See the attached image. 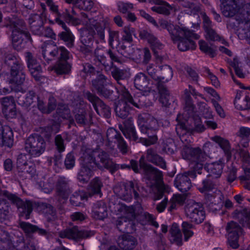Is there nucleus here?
<instances>
[{
  "instance_id": "nucleus-1",
  "label": "nucleus",
  "mask_w": 250,
  "mask_h": 250,
  "mask_svg": "<svg viewBox=\"0 0 250 250\" xmlns=\"http://www.w3.org/2000/svg\"><path fill=\"white\" fill-rule=\"evenodd\" d=\"M82 20H80L69 14H67L65 17L66 22L74 25H77L82 23L85 25L84 29L81 30V41L84 45H86L88 41H90L97 35L100 39L103 40L104 39L105 29H109V43L112 46L114 41H117L119 38V32L109 29L110 20L107 18H102L98 21L97 19L91 18L84 13H82Z\"/></svg>"
},
{
  "instance_id": "nucleus-2",
  "label": "nucleus",
  "mask_w": 250,
  "mask_h": 250,
  "mask_svg": "<svg viewBox=\"0 0 250 250\" xmlns=\"http://www.w3.org/2000/svg\"><path fill=\"white\" fill-rule=\"evenodd\" d=\"M134 84L137 89L143 91V96L140 98L135 97L132 98L125 88H122L120 93V100L115 107V112L117 116L121 118H125L128 115L130 105L138 108H141L147 105L144 102L146 99L144 95H147V93L150 92L151 87L149 86V83L147 77L142 73L137 74L134 79Z\"/></svg>"
},
{
  "instance_id": "nucleus-3",
  "label": "nucleus",
  "mask_w": 250,
  "mask_h": 250,
  "mask_svg": "<svg viewBox=\"0 0 250 250\" xmlns=\"http://www.w3.org/2000/svg\"><path fill=\"white\" fill-rule=\"evenodd\" d=\"M81 169L78 173V179L82 183H87L92 175V171L89 167L94 168L97 166L100 168L113 169L115 166L108 155L100 150H92L87 149L81 158Z\"/></svg>"
},
{
  "instance_id": "nucleus-4",
  "label": "nucleus",
  "mask_w": 250,
  "mask_h": 250,
  "mask_svg": "<svg viewBox=\"0 0 250 250\" xmlns=\"http://www.w3.org/2000/svg\"><path fill=\"white\" fill-rule=\"evenodd\" d=\"M5 63L11 67V78L12 89L20 91L18 86L22 84L25 80V75L23 71V66L21 59L12 54H8L5 58Z\"/></svg>"
},
{
  "instance_id": "nucleus-5",
  "label": "nucleus",
  "mask_w": 250,
  "mask_h": 250,
  "mask_svg": "<svg viewBox=\"0 0 250 250\" xmlns=\"http://www.w3.org/2000/svg\"><path fill=\"white\" fill-rule=\"evenodd\" d=\"M210 146L209 143L205 144L203 146V150L198 147L193 148L188 146V167L191 169V171H188V176L194 178L196 177L195 172H197L199 174H201L200 170L203 168L202 162L207 157L206 149Z\"/></svg>"
},
{
  "instance_id": "nucleus-6",
  "label": "nucleus",
  "mask_w": 250,
  "mask_h": 250,
  "mask_svg": "<svg viewBox=\"0 0 250 250\" xmlns=\"http://www.w3.org/2000/svg\"><path fill=\"white\" fill-rule=\"evenodd\" d=\"M12 31V40L13 47L17 50L25 46L27 41L30 40L29 35L24 31L23 22L19 20H15L10 25Z\"/></svg>"
},
{
  "instance_id": "nucleus-7",
  "label": "nucleus",
  "mask_w": 250,
  "mask_h": 250,
  "mask_svg": "<svg viewBox=\"0 0 250 250\" xmlns=\"http://www.w3.org/2000/svg\"><path fill=\"white\" fill-rule=\"evenodd\" d=\"M43 58L47 61H51L60 55L59 61H66L71 56L69 52L63 47L58 48L51 44H44L42 47Z\"/></svg>"
},
{
  "instance_id": "nucleus-8",
  "label": "nucleus",
  "mask_w": 250,
  "mask_h": 250,
  "mask_svg": "<svg viewBox=\"0 0 250 250\" xmlns=\"http://www.w3.org/2000/svg\"><path fill=\"white\" fill-rule=\"evenodd\" d=\"M45 148L44 140L38 135L29 136L25 145L26 151L34 157L41 155L44 151Z\"/></svg>"
},
{
  "instance_id": "nucleus-9",
  "label": "nucleus",
  "mask_w": 250,
  "mask_h": 250,
  "mask_svg": "<svg viewBox=\"0 0 250 250\" xmlns=\"http://www.w3.org/2000/svg\"><path fill=\"white\" fill-rule=\"evenodd\" d=\"M226 229L228 233V244L232 249L238 248L239 238L242 234V228L237 223L231 221L227 224Z\"/></svg>"
},
{
  "instance_id": "nucleus-10",
  "label": "nucleus",
  "mask_w": 250,
  "mask_h": 250,
  "mask_svg": "<svg viewBox=\"0 0 250 250\" xmlns=\"http://www.w3.org/2000/svg\"><path fill=\"white\" fill-rule=\"evenodd\" d=\"M235 19L239 23L238 33L241 28L244 29L245 32L250 30V3L246 4L239 9Z\"/></svg>"
},
{
  "instance_id": "nucleus-11",
  "label": "nucleus",
  "mask_w": 250,
  "mask_h": 250,
  "mask_svg": "<svg viewBox=\"0 0 250 250\" xmlns=\"http://www.w3.org/2000/svg\"><path fill=\"white\" fill-rule=\"evenodd\" d=\"M103 184L101 180L98 178H95L92 180L89 186L88 194L84 191H80L79 193H76V195H74V196H76L78 200L81 201L87 200L88 197H90L94 194H99L101 197V188Z\"/></svg>"
},
{
  "instance_id": "nucleus-12",
  "label": "nucleus",
  "mask_w": 250,
  "mask_h": 250,
  "mask_svg": "<svg viewBox=\"0 0 250 250\" xmlns=\"http://www.w3.org/2000/svg\"><path fill=\"white\" fill-rule=\"evenodd\" d=\"M3 194L5 197L16 204L19 208L22 209V212L25 213L26 219L29 218V215L32 211V204L30 201L23 202L15 195L10 194L6 191H3Z\"/></svg>"
},
{
  "instance_id": "nucleus-13",
  "label": "nucleus",
  "mask_w": 250,
  "mask_h": 250,
  "mask_svg": "<svg viewBox=\"0 0 250 250\" xmlns=\"http://www.w3.org/2000/svg\"><path fill=\"white\" fill-rule=\"evenodd\" d=\"M188 217L191 222L200 224L205 218V212L202 207L192 201L188 203Z\"/></svg>"
},
{
  "instance_id": "nucleus-14",
  "label": "nucleus",
  "mask_w": 250,
  "mask_h": 250,
  "mask_svg": "<svg viewBox=\"0 0 250 250\" xmlns=\"http://www.w3.org/2000/svg\"><path fill=\"white\" fill-rule=\"evenodd\" d=\"M26 61L27 63V66L32 76L36 81H40L41 78V73L42 72V67L35 59L32 54L30 52L25 53Z\"/></svg>"
},
{
  "instance_id": "nucleus-15",
  "label": "nucleus",
  "mask_w": 250,
  "mask_h": 250,
  "mask_svg": "<svg viewBox=\"0 0 250 250\" xmlns=\"http://www.w3.org/2000/svg\"><path fill=\"white\" fill-rule=\"evenodd\" d=\"M88 100L92 103L93 105L97 112L100 115L108 117L110 115V110L108 106L106 105L99 98L88 93L86 94Z\"/></svg>"
},
{
  "instance_id": "nucleus-16",
  "label": "nucleus",
  "mask_w": 250,
  "mask_h": 250,
  "mask_svg": "<svg viewBox=\"0 0 250 250\" xmlns=\"http://www.w3.org/2000/svg\"><path fill=\"white\" fill-rule=\"evenodd\" d=\"M221 10L223 15L226 17H232L237 14L239 10L238 0H220Z\"/></svg>"
},
{
  "instance_id": "nucleus-17",
  "label": "nucleus",
  "mask_w": 250,
  "mask_h": 250,
  "mask_svg": "<svg viewBox=\"0 0 250 250\" xmlns=\"http://www.w3.org/2000/svg\"><path fill=\"white\" fill-rule=\"evenodd\" d=\"M2 112L7 118H13L16 117L17 110L16 104L13 98L4 97L1 99Z\"/></svg>"
},
{
  "instance_id": "nucleus-18",
  "label": "nucleus",
  "mask_w": 250,
  "mask_h": 250,
  "mask_svg": "<svg viewBox=\"0 0 250 250\" xmlns=\"http://www.w3.org/2000/svg\"><path fill=\"white\" fill-rule=\"evenodd\" d=\"M115 193L118 194V196L123 200L127 202H130L132 197V193L135 198L138 197L139 195L136 191L134 190L133 184L131 182H129L126 184L123 189L121 191L118 190V188L114 189Z\"/></svg>"
},
{
  "instance_id": "nucleus-19",
  "label": "nucleus",
  "mask_w": 250,
  "mask_h": 250,
  "mask_svg": "<svg viewBox=\"0 0 250 250\" xmlns=\"http://www.w3.org/2000/svg\"><path fill=\"white\" fill-rule=\"evenodd\" d=\"M187 114H179L176 118L178 122L176 127V132L179 136L181 140L183 142H186L188 138L187 136L188 129L186 126V123L187 122Z\"/></svg>"
},
{
  "instance_id": "nucleus-20",
  "label": "nucleus",
  "mask_w": 250,
  "mask_h": 250,
  "mask_svg": "<svg viewBox=\"0 0 250 250\" xmlns=\"http://www.w3.org/2000/svg\"><path fill=\"white\" fill-rule=\"evenodd\" d=\"M59 235L62 238H68L73 240H79L87 236L86 232L80 230L76 227L62 230L59 232Z\"/></svg>"
},
{
  "instance_id": "nucleus-21",
  "label": "nucleus",
  "mask_w": 250,
  "mask_h": 250,
  "mask_svg": "<svg viewBox=\"0 0 250 250\" xmlns=\"http://www.w3.org/2000/svg\"><path fill=\"white\" fill-rule=\"evenodd\" d=\"M26 155L21 154L19 156L17 160L18 169L22 172L29 173L33 176L36 172L34 165L31 162H27Z\"/></svg>"
},
{
  "instance_id": "nucleus-22",
  "label": "nucleus",
  "mask_w": 250,
  "mask_h": 250,
  "mask_svg": "<svg viewBox=\"0 0 250 250\" xmlns=\"http://www.w3.org/2000/svg\"><path fill=\"white\" fill-rule=\"evenodd\" d=\"M139 36L141 39L146 40L150 44L154 54H156L157 49H161L162 48V44L153 35L147 31L145 30H141Z\"/></svg>"
},
{
  "instance_id": "nucleus-23",
  "label": "nucleus",
  "mask_w": 250,
  "mask_h": 250,
  "mask_svg": "<svg viewBox=\"0 0 250 250\" xmlns=\"http://www.w3.org/2000/svg\"><path fill=\"white\" fill-rule=\"evenodd\" d=\"M140 15L141 16L143 17L144 19H145L146 20H147L148 22L152 24L155 27H156L157 28H159L161 27L163 29H167V30L168 31L169 33L170 34L171 32V31L174 27V25L169 24L167 21L165 20H161L159 21V24L157 23L156 21L154 19L153 17H152L150 15H149L148 14L146 13L145 11L143 10H139Z\"/></svg>"
},
{
  "instance_id": "nucleus-24",
  "label": "nucleus",
  "mask_w": 250,
  "mask_h": 250,
  "mask_svg": "<svg viewBox=\"0 0 250 250\" xmlns=\"http://www.w3.org/2000/svg\"><path fill=\"white\" fill-rule=\"evenodd\" d=\"M46 19L44 13H42V16L38 14H34L30 16L29 19V23L31 26V29L34 34L40 33V29H42L43 21Z\"/></svg>"
},
{
  "instance_id": "nucleus-25",
  "label": "nucleus",
  "mask_w": 250,
  "mask_h": 250,
  "mask_svg": "<svg viewBox=\"0 0 250 250\" xmlns=\"http://www.w3.org/2000/svg\"><path fill=\"white\" fill-rule=\"evenodd\" d=\"M145 156H142L139 160L140 168L143 169L146 173H150L153 175L156 181H159L161 180L162 177L161 171L146 164L145 161Z\"/></svg>"
},
{
  "instance_id": "nucleus-26",
  "label": "nucleus",
  "mask_w": 250,
  "mask_h": 250,
  "mask_svg": "<svg viewBox=\"0 0 250 250\" xmlns=\"http://www.w3.org/2000/svg\"><path fill=\"white\" fill-rule=\"evenodd\" d=\"M106 80L104 76L100 74L98 77L93 81L92 84L98 92L101 93L104 97H107L111 93V91L105 88L104 85Z\"/></svg>"
},
{
  "instance_id": "nucleus-27",
  "label": "nucleus",
  "mask_w": 250,
  "mask_h": 250,
  "mask_svg": "<svg viewBox=\"0 0 250 250\" xmlns=\"http://www.w3.org/2000/svg\"><path fill=\"white\" fill-rule=\"evenodd\" d=\"M224 164L221 160L218 162L209 164L207 166L208 176L214 178H218L222 173Z\"/></svg>"
},
{
  "instance_id": "nucleus-28",
  "label": "nucleus",
  "mask_w": 250,
  "mask_h": 250,
  "mask_svg": "<svg viewBox=\"0 0 250 250\" xmlns=\"http://www.w3.org/2000/svg\"><path fill=\"white\" fill-rule=\"evenodd\" d=\"M233 217L237 219L239 223L244 227L250 228V210L244 208L240 210L236 209L233 213Z\"/></svg>"
},
{
  "instance_id": "nucleus-29",
  "label": "nucleus",
  "mask_w": 250,
  "mask_h": 250,
  "mask_svg": "<svg viewBox=\"0 0 250 250\" xmlns=\"http://www.w3.org/2000/svg\"><path fill=\"white\" fill-rule=\"evenodd\" d=\"M55 20L56 22L62 26L63 29L65 30L64 32H62L59 35L60 38L66 42L68 47L72 46L74 41L73 36L69 30H68L66 25L62 20L59 18H56Z\"/></svg>"
},
{
  "instance_id": "nucleus-30",
  "label": "nucleus",
  "mask_w": 250,
  "mask_h": 250,
  "mask_svg": "<svg viewBox=\"0 0 250 250\" xmlns=\"http://www.w3.org/2000/svg\"><path fill=\"white\" fill-rule=\"evenodd\" d=\"M107 216V208L102 201L96 203L93 207L92 216L96 219L102 220Z\"/></svg>"
},
{
  "instance_id": "nucleus-31",
  "label": "nucleus",
  "mask_w": 250,
  "mask_h": 250,
  "mask_svg": "<svg viewBox=\"0 0 250 250\" xmlns=\"http://www.w3.org/2000/svg\"><path fill=\"white\" fill-rule=\"evenodd\" d=\"M158 121L153 117L148 115L146 122L141 126V130L144 133L149 134V131H155L159 127Z\"/></svg>"
},
{
  "instance_id": "nucleus-32",
  "label": "nucleus",
  "mask_w": 250,
  "mask_h": 250,
  "mask_svg": "<svg viewBox=\"0 0 250 250\" xmlns=\"http://www.w3.org/2000/svg\"><path fill=\"white\" fill-rule=\"evenodd\" d=\"M146 159L148 161L163 169L166 167V163L163 158L157 155L155 151L152 149H148L147 150Z\"/></svg>"
},
{
  "instance_id": "nucleus-33",
  "label": "nucleus",
  "mask_w": 250,
  "mask_h": 250,
  "mask_svg": "<svg viewBox=\"0 0 250 250\" xmlns=\"http://www.w3.org/2000/svg\"><path fill=\"white\" fill-rule=\"evenodd\" d=\"M173 9L174 8L172 5L166 1L160 0H159L157 5L151 8V10L153 12L167 15H169Z\"/></svg>"
},
{
  "instance_id": "nucleus-34",
  "label": "nucleus",
  "mask_w": 250,
  "mask_h": 250,
  "mask_svg": "<svg viewBox=\"0 0 250 250\" xmlns=\"http://www.w3.org/2000/svg\"><path fill=\"white\" fill-rule=\"evenodd\" d=\"M170 33L173 41L182 39H187V29L186 27L183 25H177L174 27Z\"/></svg>"
},
{
  "instance_id": "nucleus-35",
  "label": "nucleus",
  "mask_w": 250,
  "mask_h": 250,
  "mask_svg": "<svg viewBox=\"0 0 250 250\" xmlns=\"http://www.w3.org/2000/svg\"><path fill=\"white\" fill-rule=\"evenodd\" d=\"M205 31V37L207 40L210 41H221L222 43L228 45V43L212 27L206 29Z\"/></svg>"
},
{
  "instance_id": "nucleus-36",
  "label": "nucleus",
  "mask_w": 250,
  "mask_h": 250,
  "mask_svg": "<svg viewBox=\"0 0 250 250\" xmlns=\"http://www.w3.org/2000/svg\"><path fill=\"white\" fill-rule=\"evenodd\" d=\"M68 3H72L76 7L84 10H90L95 4L94 0H66Z\"/></svg>"
},
{
  "instance_id": "nucleus-37",
  "label": "nucleus",
  "mask_w": 250,
  "mask_h": 250,
  "mask_svg": "<svg viewBox=\"0 0 250 250\" xmlns=\"http://www.w3.org/2000/svg\"><path fill=\"white\" fill-rule=\"evenodd\" d=\"M1 141L3 145L9 147L13 146V133L10 127L7 126L3 128L1 134Z\"/></svg>"
},
{
  "instance_id": "nucleus-38",
  "label": "nucleus",
  "mask_w": 250,
  "mask_h": 250,
  "mask_svg": "<svg viewBox=\"0 0 250 250\" xmlns=\"http://www.w3.org/2000/svg\"><path fill=\"white\" fill-rule=\"evenodd\" d=\"M38 106L40 110L44 113H49L56 107V101L54 98L51 97L49 99L47 107L44 105L43 100L38 99Z\"/></svg>"
},
{
  "instance_id": "nucleus-39",
  "label": "nucleus",
  "mask_w": 250,
  "mask_h": 250,
  "mask_svg": "<svg viewBox=\"0 0 250 250\" xmlns=\"http://www.w3.org/2000/svg\"><path fill=\"white\" fill-rule=\"evenodd\" d=\"M169 231L171 234L170 240L178 245H181L182 241V235L178 225L176 223H173Z\"/></svg>"
},
{
  "instance_id": "nucleus-40",
  "label": "nucleus",
  "mask_w": 250,
  "mask_h": 250,
  "mask_svg": "<svg viewBox=\"0 0 250 250\" xmlns=\"http://www.w3.org/2000/svg\"><path fill=\"white\" fill-rule=\"evenodd\" d=\"M211 139L219 145L220 147L224 150V152L228 158L231 157V153L230 151V146L228 140L218 136H215L212 137Z\"/></svg>"
},
{
  "instance_id": "nucleus-41",
  "label": "nucleus",
  "mask_w": 250,
  "mask_h": 250,
  "mask_svg": "<svg viewBox=\"0 0 250 250\" xmlns=\"http://www.w3.org/2000/svg\"><path fill=\"white\" fill-rule=\"evenodd\" d=\"M235 107L240 110H249L250 109V98L246 96L244 99H241L239 96L237 95L234 101Z\"/></svg>"
},
{
  "instance_id": "nucleus-42",
  "label": "nucleus",
  "mask_w": 250,
  "mask_h": 250,
  "mask_svg": "<svg viewBox=\"0 0 250 250\" xmlns=\"http://www.w3.org/2000/svg\"><path fill=\"white\" fill-rule=\"evenodd\" d=\"M173 76L171 68L167 65L163 66L161 68V75H159V82L166 83L170 80Z\"/></svg>"
},
{
  "instance_id": "nucleus-43",
  "label": "nucleus",
  "mask_w": 250,
  "mask_h": 250,
  "mask_svg": "<svg viewBox=\"0 0 250 250\" xmlns=\"http://www.w3.org/2000/svg\"><path fill=\"white\" fill-rule=\"evenodd\" d=\"M70 68L71 65L67 61H58L53 67L58 74L67 73L70 71Z\"/></svg>"
},
{
  "instance_id": "nucleus-44",
  "label": "nucleus",
  "mask_w": 250,
  "mask_h": 250,
  "mask_svg": "<svg viewBox=\"0 0 250 250\" xmlns=\"http://www.w3.org/2000/svg\"><path fill=\"white\" fill-rule=\"evenodd\" d=\"M199 48L204 53L209 55L211 58L216 56V50L204 40H200L199 42Z\"/></svg>"
},
{
  "instance_id": "nucleus-45",
  "label": "nucleus",
  "mask_w": 250,
  "mask_h": 250,
  "mask_svg": "<svg viewBox=\"0 0 250 250\" xmlns=\"http://www.w3.org/2000/svg\"><path fill=\"white\" fill-rule=\"evenodd\" d=\"M186 199L185 195L175 194L174 195L170 200V209L172 210L176 208V205H182Z\"/></svg>"
},
{
  "instance_id": "nucleus-46",
  "label": "nucleus",
  "mask_w": 250,
  "mask_h": 250,
  "mask_svg": "<svg viewBox=\"0 0 250 250\" xmlns=\"http://www.w3.org/2000/svg\"><path fill=\"white\" fill-rule=\"evenodd\" d=\"M160 98L159 101L162 106L166 108L169 107L171 103L169 102L170 96L167 90L164 89L160 92Z\"/></svg>"
},
{
  "instance_id": "nucleus-47",
  "label": "nucleus",
  "mask_w": 250,
  "mask_h": 250,
  "mask_svg": "<svg viewBox=\"0 0 250 250\" xmlns=\"http://www.w3.org/2000/svg\"><path fill=\"white\" fill-rule=\"evenodd\" d=\"M107 54L111 59L109 62H107L105 57L104 55H101L98 58L100 62L105 66V68L110 67L113 62H117L118 60L117 57L110 50L108 51Z\"/></svg>"
},
{
  "instance_id": "nucleus-48",
  "label": "nucleus",
  "mask_w": 250,
  "mask_h": 250,
  "mask_svg": "<svg viewBox=\"0 0 250 250\" xmlns=\"http://www.w3.org/2000/svg\"><path fill=\"white\" fill-rule=\"evenodd\" d=\"M192 120L193 121L195 127L193 129H191L190 133L192 134L194 132L200 133L204 131L205 128L201 124V120L200 117L197 115H195L193 116Z\"/></svg>"
},
{
  "instance_id": "nucleus-49",
  "label": "nucleus",
  "mask_w": 250,
  "mask_h": 250,
  "mask_svg": "<svg viewBox=\"0 0 250 250\" xmlns=\"http://www.w3.org/2000/svg\"><path fill=\"white\" fill-rule=\"evenodd\" d=\"M106 137L108 142L114 143H116L122 137L117 130L113 128H110L107 130Z\"/></svg>"
},
{
  "instance_id": "nucleus-50",
  "label": "nucleus",
  "mask_w": 250,
  "mask_h": 250,
  "mask_svg": "<svg viewBox=\"0 0 250 250\" xmlns=\"http://www.w3.org/2000/svg\"><path fill=\"white\" fill-rule=\"evenodd\" d=\"M121 129L126 138L132 140H136L137 139L134 127L132 125H130L128 127H125V129L121 128Z\"/></svg>"
},
{
  "instance_id": "nucleus-51",
  "label": "nucleus",
  "mask_w": 250,
  "mask_h": 250,
  "mask_svg": "<svg viewBox=\"0 0 250 250\" xmlns=\"http://www.w3.org/2000/svg\"><path fill=\"white\" fill-rule=\"evenodd\" d=\"M117 5L119 10L123 13H125L128 10L131 9L133 8V4L121 1L117 2Z\"/></svg>"
},
{
  "instance_id": "nucleus-52",
  "label": "nucleus",
  "mask_w": 250,
  "mask_h": 250,
  "mask_svg": "<svg viewBox=\"0 0 250 250\" xmlns=\"http://www.w3.org/2000/svg\"><path fill=\"white\" fill-rule=\"evenodd\" d=\"M20 226L27 233L35 232L36 230V227L28 223L21 222L20 223Z\"/></svg>"
},
{
  "instance_id": "nucleus-53",
  "label": "nucleus",
  "mask_w": 250,
  "mask_h": 250,
  "mask_svg": "<svg viewBox=\"0 0 250 250\" xmlns=\"http://www.w3.org/2000/svg\"><path fill=\"white\" fill-rule=\"evenodd\" d=\"M126 73V71L117 68H113L111 71L112 76L116 80L124 79L125 77V75Z\"/></svg>"
},
{
  "instance_id": "nucleus-54",
  "label": "nucleus",
  "mask_w": 250,
  "mask_h": 250,
  "mask_svg": "<svg viewBox=\"0 0 250 250\" xmlns=\"http://www.w3.org/2000/svg\"><path fill=\"white\" fill-rule=\"evenodd\" d=\"M67 169L72 168L75 165V158L73 154L69 153L67 155L64 162Z\"/></svg>"
},
{
  "instance_id": "nucleus-55",
  "label": "nucleus",
  "mask_w": 250,
  "mask_h": 250,
  "mask_svg": "<svg viewBox=\"0 0 250 250\" xmlns=\"http://www.w3.org/2000/svg\"><path fill=\"white\" fill-rule=\"evenodd\" d=\"M39 31L40 33L36 34V35L43 36L46 37H49L51 38H53L55 36V34H54L52 29H51L49 27L44 28L42 27V29H40Z\"/></svg>"
},
{
  "instance_id": "nucleus-56",
  "label": "nucleus",
  "mask_w": 250,
  "mask_h": 250,
  "mask_svg": "<svg viewBox=\"0 0 250 250\" xmlns=\"http://www.w3.org/2000/svg\"><path fill=\"white\" fill-rule=\"evenodd\" d=\"M148 74L155 80H159V75L156 74L157 71L152 64L149 65L146 69Z\"/></svg>"
},
{
  "instance_id": "nucleus-57",
  "label": "nucleus",
  "mask_w": 250,
  "mask_h": 250,
  "mask_svg": "<svg viewBox=\"0 0 250 250\" xmlns=\"http://www.w3.org/2000/svg\"><path fill=\"white\" fill-rule=\"evenodd\" d=\"M196 84H198V81L199 79V76L197 73L191 68L188 69V80Z\"/></svg>"
},
{
  "instance_id": "nucleus-58",
  "label": "nucleus",
  "mask_w": 250,
  "mask_h": 250,
  "mask_svg": "<svg viewBox=\"0 0 250 250\" xmlns=\"http://www.w3.org/2000/svg\"><path fill=\"white\" fill-rule=\"evenodd\" d=\"M55 144L58 150L60 152L64 150L65 147L63 144V141L60 135H57L55 138Z\"/></svg>"
},
{
  "instance_id": "nucleus-59",
  "label": "nucleus",
  "mask_w": 250,
  "mask_h": 250,
  "mask_svg": "<svg viewBox=\"0 0 250 250\" xmlns=\"http://www.w3.org/2000/svg\"><path fill=\"white\" fill-rule=\"evenodd\" d=\"M211 102L213 104L218 115L221 117L224 118L225 117V114L221 106L218 103L217 101L213 99L211 100Z\"/></svg>"
},
{
  "instance_id": "nucleus-60",
  "label": "nucleus",
  "mask_w": 250,
  "mask_h": 250,
  "mask_svg": "<svg viewBox=\"0 0 250 250\" xmlns=\"http://www.w3.org/2000/svg\"><path fill=\"white\" fill-rule=\"evenodd\" d=\"M86 218V216L80 212H76L71 215V219L74 221H82Z\"/></svg>"
},
{
  "instance_id": "nucleus-61",
  "label": "nucleus",
  "mask_w": 250,
  "mask_h": 250,
  "mask_svg": "<svg viewBox=\"0 0 250 250\" xmlns=\"http://www.w3.org/2000/svg\"><path fill=\"white\" fill-rule=\"evenodd\" d=\"M250 135V128L245 127H241L237 133V135L243 138Z\"/></svg>"
},
{
  "instance_id": "nucleus-62",
  "label": "nucleus",
  "mask_w": 250,
  "mask_h": 250,
  "mask_svg": "<svg viewBox=\"0 0 250 250\" xmlns=\"http://www.w3.org/2000/svg\"><path fill=\"white\" fill-rule=\"evenodd\" d=\"M207 72L208 74V76L210 80H211V82L212 83V84L216 87H218L220 85L219 82L217 78L210 71L209 69H207Z\"/></svg>"
},
{
  "instance_id": "nucleus-63",
  "label": "nucleus",
  "mask_w": 250,
  "mask_h": 250,
  "mask_svg": "<svg viewBox=\"0 0 250 250\" xmlns=\"http://www.w3.org/2000/svg\"><path fill=\"white\" fill-rule=\"evenodd\" d=\"M203 19L204 29H208L212 27L211 21L205 13L202 14Z\"/></svg>"
},
{
  "instance_id": "nucleus-64",
  "label": "nucleus",
  "mask_w": 250,
  "mask_h": 250,
  "mask_svg": "<svg viewBox=\"0 0 250 250\" xmlns=\"http://www.w3.org/2000/svg\"><path fill=\"white\" fill-rule=\"evenodd\" d=\"M116 143L118 144V147L123 153H125L127 152V146L122 137L120 138Z\"/></svg>"
}]
</instances>
